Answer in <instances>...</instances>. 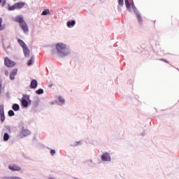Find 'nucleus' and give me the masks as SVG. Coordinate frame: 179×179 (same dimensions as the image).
Listing matches in <instances>:
<instances>
[{
	"label": "nucleus",
	"instance_id": "1",
	"mask_svg": "<svg viewBox=\"0 0 179 179\" xmlns=\"http://www.w3.org/2000/svg\"><path fill=\"white\" fill-rule=\"evenodd\" d=\"M57 54L60 57V58H65L72 54V50L68 45L64 43H57L55 45Z\"/></svg>",
	"mask_w": 179,
	"mask_h": 179
},
{
	"label": "nucleus",
	"instance_id": "2",
	"mask_svg": "<svg viewBox=\"0 0 179 179\" xmlns=\"http://www.w3.org/2000/svg\"><path fill=\"white\" fill-rule=\"evenodd\" d=\"M14 22L20 24V27L22 29L24 33H29V27L26 22H24V18L23 15H17L14 18Z\"/></svg>",
	"mask_w": 179,
	"mask_h": 179
},
{
	"label": "nucleus",
	"instance_id": "3",
	"mask_svg": "<svg viewBox=\"0 0 179 179\" xmlns=\"http://www.w3.org/2000/svg\"><path fill=\"white\" fill-rule=\"evenodd\" d=\"M130 8L132 9L133 12H134L139 24L142 25V23H143L142 16L141 15V13H139V10H138V8H136V6H135V3H134V1L130 3Z\"/></svg>",
	"mask_w": 179,
	"mask_h": 179
},
{
	"label": "nucleus",
	"instance_id": "4",
	"mask_svg": "<svg viewBox=\"0 0 179 179\" xmlns=\"http://www.w3.org/2000/svg\"><path fill=\"white\" fill-rule=\"evenodd\" d=\"M4 65L7 66V68H13V66L16 65V63L8 59V57H6L4 59Z\"/></svg>",
	"mask_w": 179,
	"mask_h": 179
},
{
	"label": "nucleus",
	"instance_id": "5",
	"mask_svg": "<svg viewBox=\"0 0 179 179\" xmlns=\"http://www.w3.org/2000/svg\"><path fill=\"white\" fill-rule=\"evenodd\" d=\"M101 162H111V155L108 152H103L101 157Z\"/></svg>",
	"mask_w": 179,
	"mask_h": 179
},
{
	"label": "nucleus",
	"instance_id": "6",
	"mask_svg": "<svg viewBox=\"0 0 179 179\" xmlns=\"http://www.w3.org/2000/svg\"><path fill=\"white\" fill-rule=\"evenodd\" d=\"M31 133L27 129H24V127H22L21 131H20V136L21 138H26V136H29Z\"/></svg>",
	"mask_w": 179,
	"mask_h": 179
},
{
	"label": "nucleus",
	"instance_id": "7",
	"mask_svg": "<svg viewBox=\"0 0 179 179\" xmlns=\"http://www.w3.org/2000/svg\"><path fill=\"white\" fill-rule=\"evenodd\" d=\"M0 121L1 122L5 121V109L3 105H0Z\"/></svg>",
	"mask_w": 179,
	"mask_h": 179
},
{
	"label": "nucleus",
	"instance_id": "8",
	"mask_svg": "<svg viewBox=\"0 0 179 179\" xmlns=\"http://www.w3.org/2000/svg\"><path fill=\"white\" fill-rule=\"evenodd\" d=\"M8 169L11 170V171H20V170H22V168L17 165H9Z\"/></svg>",
	"mask_w": 179,
	"mask_h": 179
},
{
	"label": "nucleus",
	"instance_id": "9",
	"mask_svg": "<svg viewBox=\"0 0 179 179\" xmlns=\"http://www.w3.org/2000/svg\"><path fill=\"white\" fill-rule=\"evenodd\" d=\"M21 104L24 108H27V107L29 106V101H27V99H26V98L22 96V99L21 100Z\"/></svg>",
	"mask_w": 179,
	"mask_h": 179
},
{
	"label": "nucleus",
	"instance_id": "10",
	"mask_svg": "<svg viewBox=\"0 0 179 179\" xmlns=\"http://www.w3.org/2000/svg\"><path fill=\"white\" fill-rule=\"evenodd\" d=\"M37 86H38V83H37V80H32L29 85L30 89H37Z\"/></svg>",
	"mask_w": 179,
	"mask_h": 179
},
{
	"label": "nucleus",
	"instance_id": "11",
	"mask_svg": "<svg viewBox=\"0 0 179 179\" xmlns=\"http://www.w3.org/2000/svg\"><path fill=\"white\" fill-rule=\"evenodd\" d=\"M124 4L128 12H132V8H131V3H129V0H124Z\"/></svg>",
	"mask_w": 179,
	"mask_h": 179
},
{
	"label": "nucleus",
	"instance_id": "12",
	"mask_svg": "<svg viewBox=\"0 0 179 179\" xmlns=\"http://www.w3.org/2000/svg\"><path fill=\"white\" fill-rule=\"evenodd\" d=\"M76 24V21L75 20L68 21L66 23L67 27L71 28L73 27Z\"/></svg>",
	"mask_w": 179,
	"mask_h": 179
},
{
	"label": "nucleus",
	"instance_id": "13",
	"mask_svg": "<svg viewBox=\"0 0 179 179\" xmlns=\"http://www.w3.org/2000/svg\"><path fill=\"white\" fill-rule=\"evenodd\" d=\"M23 48V51H24V55L25 57H29V55H30V50H29V47L28 46H25Z\"/></svg>",
	"mask_w": 179,
	"mask_h": 179
},
{
	"label": "nucleus",
	"instance_id": "14",
	"mask_svg": "<svg viewBox=\"0 0 179 179\" xmlns=\"http://www.w3.org/2000/svg\"><path fill=\"white\" fill-rule=\"evenodd\" d=\"M24 5H25V3L23 1L15 3V7L17 8V9H22V8H23Z\"/></svg>",
	"mask_w": 179,
	"mask_h": 179
},
{
	"label": "nucleus",
	"instance_id": "15",
	"mask_svg": "<svg viewBox=\"0 0 179 179\" xmlns=\"http://www.w3.org/2000/svg\"><path fill=\"white\" fill-rule=\"evenodd\" d=\"M12 108L14 111H19V110H20V106L17 103H13Z\"/></svg>",
	"mask_w": 179,
	"mask_h": 179
},
{
	"label": "nucleus",
	"instance_id": "16",
	"mask_svg": "<svg viewBox=\"0 0 179 179\" xmlns=\"http://www.w3.org/2000/svg\"><path fill=\"white\" fill-rule=\"evenodd\" d=\"M17 41H18V43L20 44V45H21V47L22 48H24V47H27V45H26L24 41H23L22 39H18Z\"/></svg>",
	"mask_w": 179,
	"mask_h": 179
},
{
	"label": "nucleus",
	"instance_id": "17",
	"mask_svg": "<svg viewBox=\"0 0 179 179\" xmlns=\"http://www.w3.org/2000/svg\"><path fill=\"white\" fill-rule=\"evenodd\" d=\"M33 62H34V56H31V59L27 62V66H31Z\"/></svg>",
	"mask_w": 179,
	"mask_h": 179
},
{
	"label": "nucleus",
	"instance_id": "18",
	"mask_svg": "<svg viewBox=\"0 0 179 179\" xmlns=\"http://www.w3.org/2000/svg\"><path fill=\"white\" fill-rule=\"evenodd\" d=\"M9 134L5 133L3 134V140L4 141V142H8V141H9Z\"/></svg>",
	"mask_w": 179,
	"mask_h": 179
},
{
	"label": "nucleus",
	"instance_id": "19",
	"mask_svg": "<svg viewBox=\"0 0 179 179\" xmlns=\"http://www.w3.org/2000/svg\"><path fill=\"white\" fill-rule=\"evenodd\" d=\"M47 15H50V10L49 9H45L42 13V16H47Z\"/></svg>",
	"mask_w": 179,
	"mask_h": 179
},
{
	"label": "nucleus",
	"instance_id": "20",
	"mask_svg": "<svg viewBox=\"0 0 179 179\" xmlns=\"http://www.w3.org/2000/svg\"><path fill=\"white\" fill-rule=\"evenodd\" d=\"M90 163L91 164H94V162H93V159H86L85 161H84L85 164H89Z\"/></svg>",
	"mask_w": 179,
	"mask_h": 179
},
{
	"label": "nucleus",
	"instance_id": "21",
	"mask_svg": "<svg viewBox=\"0 0 179 179\" xmlns=\"http://www.w3.org/2000/svg\"><path fill=\"white\" fill-rule=\"evenodd\" d=\"M59 101H60L59 106H62V104H65V99L62 96H59Z\"/></svg>",
	"mask_w": 179,
	"mask_h": 179
},
{
	"label": "nucleus",
	"instance_id": "22",
	"mask_svg": "<svg viewBox=\"0 0 179 179\" xmlns=\"http://www.w3.org/2000/svg\"><path fill=\"white\" fill-rule=\"evenodd\" d=\"M24 99H27L28 100V104L31 103V100L30 99L29 95L23 94Z\"/></svg>",
	"mask_w": 179,
	"mask_h": 179
},
{
	"label": "nucleus",
	"instance_id": "23",
	"mask_svg": "<svg viewBox=\"0 0 179 179\" xmlns=\"http://www.w3.org/2000/svg\"><path fill=\"white\" fill-rule=\"evenodd\" d=\"M2 17H0V31H2V30H5V27L2 26Z\"/></svg>",
	"mask_w": 179,
	"mask_h": 179
},
{
	"label": "nucleus",
	"instance_id": "24",
	"mask_svg": "<svg viewBox=\"0 0 179 179\" xmlns=\"http://www.w3.org/2000/svg\"><path fill=\"white\" fill-rule=\"evenodd\" d=\"M36 94H43L44 93V90L42 88L38 89L36 91Z\"/></svg>",
	"mask_w": 179,
	"mask_h": 179
},
{
	"label": "nucleus",
	"instance_id": "25",
	"mask_svg": "<svg viewBox=\"0 0 179 179\" xmlns=\"http://www.w3.org/2000/svg\"><path fill=\"white\" fill-rule=\"evenodd\" d=\"M15 9H17V8H16V4L15 3V4H13V6H8V10H15Z\"/></svg>",
	"mask_w": 179,
	"mask_h": 179
},
{
	"label": "nucleus",
	"instance_id": "26",
	"mask_svg": "<svg viewBox=\"0 0 179 179\" xmlns=\"http://www.w3.org/2000/svg\"><path fill=\"white\" fill-rule=\"evenodd\" d=\"M8 117H14L15 112L12 110H8Z\"/></svg>",
	"mask_w": 179,
	"mask_h": 179
},
{
	"label": "nucleus",
	"instance_id": "27",
	"mask_svg": "<svg viewBox=\"0 0 179 179\" xmlns=\"http://www.w3.org/2000/svg\"><path fill=\"white\" fill-rule=\"evenodd\" d=\"M119 6H124V0H117Z\"/></svg>",
	"mask_w": 179,
	"mask_h": 179
},
{
	"label": "nucleus",
	"instance_id": "28",
	"mask_svg": "<svg viewBox=\"0 0 179 179\" xmlns=\"http://www.w3.org/2000/svg\"><path fill=\"white\" fill-rule=\"evenodd\" d=\"M10 73L14 75V76H16V75H17V69H13V71Z\"/></svg>",
	"mask_w": 179,
	"mask_h": 179
},
{
	"label": "nucleus",
	"instance_id": "29",
	"mask_svg": "<svg viewBox=\"0 0 179 179\" xmlns=\"http://www.w3.org/2000/svg\"><path fill=\"white\" fill-rule=\"evenodd\" d=\"M55 153H57L55 150H54V149L50 150V155H51V156H55Z\"/></svg>",
	"mask_w": 179,
	"mask_h": 179
},
{
	"label": "nucleus",
	"instance_id": "30",
	"mask_svg": "<svg viewBox=\"0 0 179 179\" xmlns=\"http://www.w3.org/2000/svg\"><path fill=\"white\" fill-rule=\"evenodd\" d=\"M10 80H15V76L11 73H10Z\"/></svg>",
	"mask_w": 179,
	"mask_h": 179
},
{
	"label": "nucleus",
	"instance_id": "31",
	"mask_svg": "<svg viewBox=\"0 0 179 179\" xmlns=\"http://www.w3.org/2000/svg\"><path fill=\"white\" fill-rule=\"evenodd\" d=\"M0 179H10V176H1Z\"/></svg>",
	"mask_w": 179,
	"mask_h": 179
},
{
	"label": "nucleus",
	"instance_id": "32",
	"mask_svg": "<svg viewBox=\"0 0 179 179\" xmlns=\"http://www.w3.org/2000/svg\"><path fill=\"white\" fill-rule=\"evenodd\" d=\"M160 61H163V62H166V64H169V61H167L166 59H160Z\"/></svg>",
	"mask_w": 179,
	"mask_h": 179
},
{
	"label": "nucleus",
	"instance_id": "33",
	"mask_svg": "<svg viewBox=\"0 0 179 179\" xmlns=\"http://www.w3.org/2000/svg\"><path fill=\"white\" fill-rule=\"evenodd\" d=\"M78 145H80V141H76L74 144V146H78Z\"/></svg>",
	"mask_w": 179,
	"mask_h": 179
},
{
	"label": "nucleus",
	"instance_id": "34",
	"mask_svg": "<svg viewBox=\"0 0 179 179\" xmlns=\"http://www.w3.org/2000/svg\"><path fill=\"white\" fill-rule=\"evenodd\" d=\"M1 5L3 7L5 6V5H6V1H2Z\"/></svg>",
	"mask_w": 179,
	"mask_h": 179
},
{
	"label": "nucleus",
	"instance_id": "35",
	"mask_svg": "<svg viewBox=\"0 0 179 179\" xmlns=\"http://www.w3.org/2000/svg\"><path fill=\"white\" fill-rule=\"evenodd\" d=\"M0 89H2V81L0 80Z\"/></svg>",
	"mask_w": 179,
	"mask_h": 179
},
{
	"label": "nucleus",
	"instance_id": "36",
	"mask_svg": "<svg viewBox=\"0 0 179 179\" xmlns=\"http://www.w3.org/2000/svg\"><path fill=\"white\" fill-rule=\"evenodd\" d=\"M35 106H38V101H36L35 103H34Z\"/></svg>",
	"mask_w": 179,
	"mask_h": 179
},
{
	"label": "nucleus",
	"instance_id": "37",
	"mask_svg": "<svg viewBox=\"0 0 179 179\" xmlns=\"http://www.w3.org/2000/svg\"><path fill=\"white\" fill-rule=\"evenodd\" d=\"M8 71H5V75H8Z\"/></svg>",
	"mask_w": 179,
	"mask_h": 179
},
{
	"label": "nucleus",
	"instance_id": "38",
	"mask_svg": "<svg viewBox=\"0 0 179 179\" xmlns=\"http://www.w3.org/2000/svg\"><path fill=\"white\" fill-rule=\"evenodd\" d=\"M49 87H52V84L50 85Z\"/></svg>",
	"mask_w": 179,
	"mask_h": 179
},
{
	"label": "nucleus",
	"instance_id": "39",
	"mask_svg": "<svg viewBox=\"0 0 179 179\" xmlns=\"http://www.w3.org/2000/svg\"><path fill=\"white\" fill-rule=\"evenodd\" d=\"M2 3V0H0V3Z\"/></svg>",
	"mask_w": 179,
	"mask_h": 179
},
{
	"label": "nucleus",
	"instance_id": "40",
	"mask_svg": "<svg viewBox=\"0 0 179 179\" xmlns=\"http://www.w3.org/2000/svg\"><path fill=\"white\" fill-rule=\"evenodd\" d=\"M1 89H0V96H1Z\"/></svg>",
	"mask_w": 179,
	"mask_h": 179
}]
</instances>
